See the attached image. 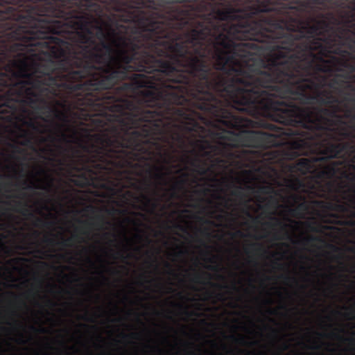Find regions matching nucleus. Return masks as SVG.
I'll use <instances>...</instances> for the list:
<instances>
[{"mask_svg": "<svg viewBox=\"0 0 355 355\" xmlns=\"http://www.w3.org/2000/svg\"><path fill=\"white\" fill-rule=\"evenodd\" d=\"M38 187L35 186H28L26 187V189H37Z\"/></svg>", "mask_w": 355, "mask_h": 355, "instance_id": "de8ad7c7", "label": "nucleus"}, {"mask_svg": "<svg viewBox=\"0 0 355 355\" xmlns=\"http://www.w3.org/2000/svg\"><path fill=\"white\" fill-rule=\"evenodd\" d=\"M283 278H284V279H286V281H295V279H293V277H288V276H283Z\"/></svg>", "mask_w": 355, "mask_h": 355, "instance_id": "c03bdc74", "label": "nucleus"}, {"mask_svg": "<svg viewBox=\"0 0 355 355\" xmlns=\"http://www.w3.org/2000/svg\"><path fill=\"white\" fill-rule=\"evenodd\" d=\"M30 0H0V73L6 71V65L9 64L15 55L10 50L16 39L10 37V33L21 25L17 17L24 16L25 3ZM8 83L0 80V92L6 90Z\"/></svg>", "mask_w": 355, "mask_h": 355, "instance_id": "1a4fd4ad", "label": "nucleus"}, {"mask_svg": "<svg viewBox=\"0 0 355 355\" xmlns=\"http://www.w3.org/2000/svg\"><path fill=\"white\" fill-rule=\"evenodd\" d=\"M207 268L209 269V270H217V267L216 266H211V265L207 266Z\"/></svg>", "mask_w": 355, "mask_h": 355, "instance_id": "37998d69", "label": "nucleus"}, {"mask_svg": "<svg viewBox=\"0 0 355 355\" xmlns=\"http://www.w3.org/2000/svg\"><path fill=\"white\" fill-rule=\"evenodd\" d=\"M74 237L75 236L68 238L67 239H62L61 240L60 243H59V244L64 247H68L69 246V243L71 242L73 239H74Z\"/></svg>", "mask_w": 355, "mask_h": 355, "instance_id": "a878e982", "label": "nucleus"}, {"mask_svg": "<svg viewBox=\"0 0 355 355\" xmlns=\"http://www.w3.org/2000/svg\"><path fill=\"white\" fill-rule=\"evenodd\" d=\"M150 177L155 182V187H158L163 184L165 180V173L163 171V167L157 165H153L148 170Z\"/></svg>", "mask_w": 355, "mask_h": 355, "instance_id": "ddd939ff", "label": "nucleus"}, {"mask_svg": "<svg viewBox=\"0 0 355 355\" xmlns=\"http://www.w3.org/2000/svg\"><path fill=\"white\" fill-rule=\"evenodd\" d=\"M232 194L239 198L244 197V193H243L242 188L241 187H236V190L232 191Z\"/></svg>", "mask_w": 355, "mask_h": 355, "instance_id": "b1692460", "label": "nucleus"}, {"mask_svg": "<svg viewBox=\"0 0 355 355\" xmlns=\"http://www.w3.org/2000/svg\"><path fill=\"white\" fill-rule=\"evenodd\" d=\"M96 219V223L94 224L95 225H98L99 224L101 225H103V224H110L109 222L106 221L105 219H104L103 216H98L97 217L95 218Z\"/></svg>", "mask_w": 355, "mask_h": 355, "instance_id": "393cba45", "label": "nucleus"}, {"mask_svg": "<svg viewBox=\"0 0 355 355\" xmlns=\"http://www.w3.org/2000/svg\"><path fill=\"white\" fill-rule=\"evenodd\" d=\"M86 211H90L94 214L96 212V207H93L92 205H89V206L86 207Z\"/></svg>", "mask_w": 355, "mask_h": 355, "instance_id": "4c0bfd02", "label": "nucleus"}, {"mask_svg": "<svg viewBox=\"0 0 355 355\" xmlns=\"http://www.w3.org/2000/svg\"><path fill=\"white\" fill-rule=\"evenodd\" d=\"M273 313H274V311H273V310H272V309L269 310V313H270V314H273Z\"/></svg>", "mask_w": 355, "mask_h": 355, "instance_id": "bf43d9fd", "label": "nucleus"}, {"mask_svg": "<svg viewBox=\"0 0 355 355\" xmlns=\"http://www.w3.org/2000/svg\"><path fill=\"white\" fill-rule=\"evenodd\" d=\"M250 248L256 250L257 251H259L261 250V245L260 244L257 243H252L251 245H250Z\"/></svg>", "mask_w": 355, "mask_h": 355, "instance_id": "72a5a7b5", "label": "nucleus"}, {"mask_svg": "<svg viewBox=\"0 0 355 355\" xmlns=\"http://www.w3.org/2000/svg\"><path fill=\"white\" fill-rule=\"evenodd\" d=\"M317 241H318V238L316 236H310L309 237L305 238V239H304V242H305V243H309L315 242Z\"/></svg>", "mask_w": 355, "mask_h": 355, "instance_id": "cd10ccee", "label": "nucleus"}, {"mask_svg": "<svg viewBox=\"0 0 355 355\" xmlns=\"http://www.w3.org/2000/svg\"><path fill=\"white\" fill-rule=\"evenodd\" d=\"M341 165L340 161H333L329 164L327 165L323 168V170L320 172L321 177L330 178L335 175L337 172V167Z\"/></svg>", "mask_w": 355, "mask_h": 355, "instance_id": "4468645a", "label": "nucleus"}, {"mask_svg": "<svg viewBox=\"0 0 355 355\" xmlns=\"http://www.w3.org/2000/svg\"><path fill=\"white\" fill-rule=\"evenodd\" d=\"M307 225H308V227L311 229V230L316 232V230L315 228L312 227L309 223H308Z\"/></svg>", "mask_w": 355, "mask_h": 355, "instance_id": "603ef678", "label": "nucleus"}, {"mask_svg": "<svg viewBox=\"0 0 355 355\" xmlns=\"http://www.w3.org/2000/svg\"><path fill=\"white\" fill-rule=\"evenodd\" d=\"M70 137H71V139H74L75 133H73V136L69 137V135H67L66 133H64V132H60V139H61V141H64L65 143L70 144V143H71V141L70 139H69Z\"/></svg>", "mask_w": 355, "mask_h": 355, "instance_id": "4be33fe9", "label": "nucleus"}, {"mask_svg": "<svg viewBox=\"0 0 355 355\" xmlns=\"http://www.w3.org/2000/svg\"><path fill=\"white\" fill-rule=\"evenodd\" d=\"M17 211L19 212L20 214H21L23 216H33V214L31 213L28 209H26V208H23L21 209H16Z\"/></svg>", "mask_w": 355, "mask_h": 355, "instance_id": "bb28decb", "label": "nucleus"}, {"mask_svg": "<svg viewBox=\"0 0 355 355\" xmlns=\"http://www.w3.org/2000/svg\"><path fill=\"white\" fill-rule=\"evenodd\" d=\"M172 191L173 198L177 199V176H174L173 179Z\"/></svg>", "mask_w": 355, "mask_h": 355, "instance_id": "5701e85b", "label": "nucleus"}, {"mask_svg": "<svg viewBox=\"0 0 355 355\" xmlns=\"http://www.w3.org/2000/svg\"><path fill=\"white\" fill-rule=\"evenodd\" d=\"M25 124H26V125H28L29 127L31 128H35V125H34V123H32V122H29V123H24Z\"/></svg>", "mask_w": 355, "mask_h": 355, "instance_id": "49530a36", "label": "nucleus"}, {"mask_svg": "<svg viewBox=\"0 0 355 355\" xmlns=\"http://www.w3.org/2000/svg\"><path fill=\"white\" fill-rule=\"evenodd\" d=\"M60 5H71L88 11H94L97 14L102 12L101 2L112 10L118 12H126L130 10H137L142 14L141 8H150L155 15H175L176 11H171L177 0H46Z\"/></svg>", "mask_w": 355, "mask_h": 355, "instance_id": "9d476101", "label": "nucleus"}, {"mask_svg": "<svg viewBox=\"0 0 355 355\" xmlns=\"http://www.w3.org/2000/svg\"><path fill=\"white\" fill-rule=\"evenodd\" d=\"M45 242L49 243V244H50V245H53V239H49V238H46Z\"/></svg>", "mask_w": 355, "mask_h": 355, "instance_id": "ea45409f", "label": "nucleus"}, {"mask_svg": "<svg viewBox=\"0 0 355 355\" xmlns=\"http://www.w3.org/2000/svg\"><path fill=\"white\" fill-rule=\"evenodd\" d=\"M40 263H41L42 266H46V262H40Z\"/></svg>", "mask_w": 355, "mask_h": 355, "instance_id": "4d7b16f0", "label": "nucleus"}, {"mask_svg": "<svg viewBox=\"0 0 355 355\" xmlns=\"http://www.w3.org/2000/svg\"><path fill=\"white\" fill-rule=\"evenodd\" d=\"M183 1V0H178V3H182ZM288 1H291V2H297L298 1V0H288Z\"/></svg>", "mask_w": 355, "mask_h": 355, "instance_id": "09e8293b", "label": "nucleus"}, {"mask_svg": "<svg viewBox=\"0 0 355 355\" xmlns=\"http://www.w3.org/2000/svg\"><path fill=\"white\" fill-rule=\"evenodd\" d=\"M136 237H137L138 239H141V236L139 234L137 235Z\"/></svg>", "mask_w": 355, "mask_h": 355, "instance_id": "69168bd1", "label": "nucleus"}, {"mask_svg": "<svg viewBox=\"0 0 355 355\" xmlns=\"http://www.w3.org/2000/svg\"><path fill=\"white\" fill-rule=\"evenodd\" d=\"M190 354H191V355H198V353H196V352H193V351H192L191 352H190Z\"/></svg>", "mask_w": 355, "mask_h": 355, "instance_id": "6e6d98bb", "label": "nucleus"}, {"mask_svg": "<svg viewBox=\"0 0 355 355\" xmlns=\"http://www.w3.org/2000/svg\"><path fill=\"white\" fill-rule=\"evenodd\" d=\"M258 193L261 194H269L270 193H275L276 195L277 194V191H274L270 186H261L258 187Z\"/></svg>", "mask_w": 355, "mask_h": 355, "instance_id": "aec40b11", "label": "nucleus"}, {"mask_svg": "<svg viewBox=\"0 0 355 355\" xmlns=\"http://www.w3.org/2000/svg\"><path fill=\"white\" fill-rule=\"evenodd\" d=\"M189 120L190 123H191V127L189 128V131L197 132L198 131H202L204 130V128L200 125L197 121L194 120L193 119H189Z\"/></svg>", "mask_w": 355, "mask_h": 355, "instance_id": "6ab92c4d", "label": "nucleus"}, {"mask_svg": "<svg viewBox=\"0 0 355 355\" xmlns=\"http://www.w3.org/2000/svg\"><path fill=\"white\" fill-rule=\"evenodd\" d=\"M17 205L21 207L22 205L21 204V202H18V203H17Z\"/></svg>", "mask_w": 355, "mask_h": 355, "instance_id": "e2e57ef3", "label": "nucleus"}, {"mask_svg": "<svg viewBox=\"0 0 355 355\" xmlns=\"http://www.w3.org/2000/svg\"><path fill=\"white\" fill-rule=\"evenodd\" d=\"M21 24L10 32L17 40L10 46L14 58L0 72L8 83V96L19 101L36 92L58 96L61 90H112L130 79L132 64H123L117 55H106L96 44L90 13L83 8L46 0L26 2Z\"/></svg>", "mask_w": 355, "mask_h": 355, "instance_id": "f03ea898", "label": "nucleus"}, {"mask_svg": "<svg viewBox=\"0 0 355 355\" xmlns=\"http://www.w3.org/2000/svg\"><path fill=\"white\" fill-rule=\"evenodd\" d=\"M138 22L140 28H132L130 33L128 27L121 26L123 35L113 29L105 33L98 25H93V29L97 30L96 38L107 56L118 55L123 64L134 65L132 71L151 74L132 73L130 80L122 85L141 80L148 83L141 89L177 90V15H141Z\"/></svg>", "mask_w": 355, "mask_h": 355, "instance_id": "39448f33", "label": "nucleus"}, {"mask_svg": "<svg viewBox=\"0 0 355 355\" xmlns=\"http://www.w3.org/2000/svg\"><path fill=\"white\" fill-rule=\"evenodd\" d=\"M9 146H10L11 148H14L15 152H16L17 153H22V149H21L18 146H17L15 145H12V144H10Z\"/></svg>", "mask_w": 355, "mask_h": 355, "instance_id": "e433bc0d", "label": "nucleus"}, {"mask_svg": "<svg viewBox=\"0 0 355 355\" xmlns=\"http://www.w3.org/2000/svg\"><path fill=\"white\" fill-rule=\"evenodd\" d=\"M84 168H85V171L87 172H89L91 173H94V171H92V168H91L90 166H85V167H84Z\"/></svg>", "mask_w": 355, "mask_h": 355, "instance_id": "a19ab883", "label": "nucleus"}, {"mask_svg": "<svg viewBox=\"0 0 355 355\" xmlns=\"http://www.w3.org/2000/svg\"><path fill=\"white\" fill-rule=\"evenodd\" d=\"M291 198H292V200L295 202L302 200V202L298 203L297 206L295 208H291L288 209V212H290V214L292 215V216L301 217L303 213L308 211V203H306L302 196L298 194H293L291 196Z\"/></svg>", "mask_w": 355, "mask_h": 355, "instance_id": "f8f14e48", "label": "nucleus"}, {"mask_svg": "<svg viewBox=\"0 0 355 355\" xmlns=\"http://www.w3.org/2000/svg\"><path fill=\"white\" fill-rule=\"evenodd\" d=\"M344 69L349 70L350 73L355 72V61L348 62L347 67H342V71ZM344 77L346 79H351L352 81L355 82V75L347 73Z\"/></svg>", "mask_w": 355, "mask_h": 355, "instance_id": "dca6fc26", "label": "nucleus"}, {"mask_svg": "<svg viewBox=\"0 0 355 355\" xmlns=\"http://www.w3.org/2000/svg\"><path fill=\"white\" fill-rule=\"evenodd\" d=\"M209 277V275L206 272H196L191 277L192 282L195 284H204V276Z\"/></svg>", "mask_w": 355, "mask_h": 355, "instance_id": "f3484780", "label": "nucleus"}, {"mask_svg": "<svg viewBox=\"0 0 355 355\" xmlns=\"http://www.w3.org/2000/svg\"><path fill=\"white\" fill-rule=\"evenodd\" d=\"M30 329H31V330L34 331H37L40 334H43L44 332H46V329H44V328H40L39 329H36V328L33 326H31V327H30Z\"/></svg>", "mask_w": 355, "mask_h": 355, "instance_id": "f704fd0d", "label": "nucleus"}, {"mask_svg": "<svg viewBox=\"0 0 355 355\" xmlns=\"http://www.w3.org/2000/svg\"><path fill=\"white\" fill-rule=\"evenodd\" d=\"M36 222H37L40 224L43 225V226H44V227H50L53 224V223H52V222H44L42 220L41 218H36Z\"/></svg>", "mask_w": 355, "mask_h": 355, "instance_id": "c85d7f7f", "label": "nucleus"}, {"mask_svg": "<svg viewBox=\"0 0 355 355\" xmlns=\"http://www.w3.org/2000/svg\"><path fill=\"white\" fill-rule=\"evenodd\" d=\"M153 146L155 147V150H157V154L161 158H164L167 156V150L165 148V145L161 144L158 141H155L153 144Z\"/></svg>", "mask_w": 355, "mask_h": 355, "instance_id": "a211bd4d", "label": "nucleus"}, {"mask_svg": "<svg viewBox=\"0 0 355 355\" xmlns=\"http://www.w3.org/2000/svg\"><path fill=\"white\" fill-rule=\"evenodd\" d=\"M145 198L147 199L148 202H150V199L149 198H148L146 197H145Z\"/></svg>", "mask_w": 355, "mask_h": 355, "instance_id": "338daca9", "label": "nucleus"}, {"mask_svg": "<svg viewBox=\"0 0 355 355\" xmlns=\"http://www.w3.org/2000/svg\"><path fill=\"white\" fill-rule=\"evenodd\" d=\"M347 66L337 64L331 71L320 70L315 65L215 67L222 72L218 73L194 60L192 67H188L192 80L187 82V95L194 107L215 123L228 130H241L254 127V122L234 111L248 113L250 103L266 95L273 101L288 105H338L337 97L322 89L338 84L339 75L327 84V78L320 73L332 76Z\"/></svg>", "mask_w": 355, "mask_h": 355, "instance_id": "20e7f679", "label": "nucleus"}, {"mask_svg": "<svg viewBox=\"0 0 355 355\" xmlns=\"http://www.w3.org/2000/svg\"><path fill=\"white\" fill-rule=\"evenodd\" d=\"M128 335H126V334H123V338H128Z\"/></svg>", "mask_w": 355, "mask_h": 355, "instance_id": "052dcab7", "label": "nucleus"}, {"mask_svg": "<svg viewBox=\"0 0 355 355\" xmlns=\"http://www.w3.org/2000/svg\"><path fill=\"white\" fill-rule=\"evenodd\" d=\"M236 236H239V237H242L243 236V233L240 230H238L236 232Z\"/></svg>", "mask_w": 355, "mask_h": 355, "instance_id": "a18cd8bd", "label": "nucleus"}, {"mask_svg": "<svg viewBox=\"0 0 355 355\" xmlns=\"http://www.w3.org/2000/svg\"><path fill=\"white\" fill-rule=\"evenodd\" d=\"M272 219L276 220V225L277 226H279V227H282L283 230L286 229V227H287V225L286 224H284L282 222H281V220H279V219H277L276 218H272Z\"/></svg>", "mask_w": 355, "mask_h": 355, "instance_id": "7c9ffc66", "label": "nucleus"}, {"mask_svg": "<svg viewBox=\"0 0 355 355\" xmlns=\"http://www.w3.org/2000/svg\"><path fill=\"white\" fill-rule=\"evenodd\" d=\"M187 2L184 12L191 15L214 14L216 10H222L225 8H232L235 11L245 10L247 7L256 3L267 6L268 8L277 6H295L297 8L302 15V8L305 7L314 10L318 6L324 5V0H298L297 2H291L287 0H184Z\"/></svg>", "mask_w": 355, "mask_h": 355, "instance_id": "6e6552de", "label": "nucleus"}, {"mask_svg": "<svg viewBox=\"0 0 355 355\" xmlns=\"http://www.w3.org/2000/svg\"><path fill=\"white\" fill-rule=\"evenodd\" d=\"M28 260L26 258H16L10 260V261L17 263L19 262H27Z\"/></svg>", "mask_w": 355, "mask_h": 355, "instance_id": "2f4dec72", "label": "nucleus"}, {"mask_svg": "<svg viewBox=\"0 0 355 355\" xmlns=\"http://www.w3.org/2000/svg\"><path fill=\"white\" fill-rule=\"evenodd\" d=\"M331 126H333L331 125ZM271 132L248 130L247 128L241 130H232L237 132H228L229 136L220 137L226 139L230 143L223 144V147L219 148L212 145L204 139L197 141L196 145L199 148L200 153L194 152V156L189 159L190 167L192 171L198 175H203L207 173L206 164L202 160L200 156L212 157L214 155H220L230 161L241 158V153L232 150L239 147H270L282 144V136L295 137L292 142L293 148L298 150L300 153H304L310 150L312 144L315 141H336L340 142L343 139H355V133L349 131L345 128H334L329 133H322L313 135L310 132L302 128H279L277 125L271 123L263 124Z\"/></svg>", "mask_w": 355, "mask_h": 355, "instance_id": "423d86ee", "label": "nucleus"}, {"mask_svg": "<svg viewBox=\"0 0 355 355\" xmlns=\"http://www.w3.org/2000/svg\"><path fill=\"white\" fill-rule=\"evenodd\" d=\"M354 26L355 27V24L354 25ZM346 41L349 42L348 43L347 49H349V51L354 53V54L355 55V39H353L352 37L348 36L346 37Z\"/></svg>", "mask_w": 355, "mask_h": 355, "instance_id": "412c9836", "label": "nucleus"}, {"mask_svg": "<svg viewBox=\"0 0 355 355\" xmlns=\"http://www.w3.org/2000/svg\"><path fill=\"white\" fill-rule=\"evenodd\" d=\"M173 214H174V215L177 214V208H175L174 211H173Z\"/></svg>", "mask_w": 355, "mask_h": 355, "instance_id": "13d9d810", "label": "nucleus"}, {"mask_svg": "<svg viewBox=\"0 0 355 355\" xmlns=\"http://www.w3.org/2000/svg\"><path fill=\"white\" fill-rule=\"evenodd\" d=\"M345 117L352 118V121L355 123V114H351L350 110L346 111V113H345Z\"/></svg>", "mask_w": 355, "mask_h": 355, "instance_id": "473e14b6", "label": "nucleus"}, {"mask_svg": "<svg viewBox=\"0 0 355 355\" xmlns=\"http://www.w3.org/2000/svg\"><path fill=\"white\" fill-rule=\"evenodd\" d=\"M248 112L254 119L266 117L282 128H305L313 135L327 134L331 130L334 119H340L339 105L328 107H302L297 104H285L271 100L268 96L259 101L251 102Z\"/></svg>", "mask_w": 355, "mask_h": 355, "instance_id": "0eeeda50", "label": "nucleus"}, {"mask_svg": "<svg viewBox=\"0 0 355 355\" xmlns=\"http://www.w3.org/2000/svg\"><path fill=\"white\" fill-rule=\"evenodd\" d=\"M173 139H174V141H177V133H174V135H173Z\"/></svg>", "mask_w": 355, "mask_h": 355, "instance_id": "864d4df0", "label": "nucleus"}, {"mask_svg": "<svg viewBox=\"0 0 355 355\" xmlns=\"http://www.w3.org/2000/svg\"><path fill=\"white\" fill-rule=\"evenodd\" d=\"M209 262H212V259L211 258L209 259Z\"/></svg>", "mask_w": 355, "mask_h": 355, "instance_id": "774afa93", "label": "nucleus"}, {"mask_svg": "<svg viewBox=\"0 0 355 355\" xmlns=\"http://www.w3.org/2000/svg\"><path fill=\"white\" fill-rule=\"evenodd\" d=\"M340 209L343 210L345 207L343 206H340Z\"/></svg>", "mask_w": 355, "mask_h": 355, "instance_id": "0e129e2a", "label": "nucleus"}, {"mask_svg": "<svg viewBox=\"0 0 355 355\" xmlns=\"http://www.w3.org/2000/svg\"><path fill=\"white\" fill-rule=\"evenodd\" d=\"M128 221H131L132 223L135 224V220L128 219Z\"/></svg>", "mask_w": 355, "mask_h": 355, "instance_id": "680f3d73", "label": "nucleus"}, {"mask_svg": "<svg viewBox=\"0 0 355 355\" xmlns=\"http://www.w3.org/2000/svg\"><path fill=\"white\" fill-rule=\"evenodd\" d=\"M148 84L137 80L125 83L109 90L61 89L58 96L61 101H55L56 107H50L46 100L40 96L24 94L15 100V94L9 96V89L0 94V114L13 112L15 104L23 103L24 98L31 105L37 103L45 105L46 109L55 119L67 123V112L77 110L85 120L93 122L99 132L87 134L94 142L85 144L80 141V149L92 154L87 162L98 171L105 170L108 166L122 168L132 152L148 153L142 146L146 137L157 136L164 139L170 127L177 128V90L141 89Z\"/></svg>", "mask_w": 355, "mask_h": 355, "instance_id": "7ed1b4c3", "label": "nucleus"}, {"mask_svg": "<svg viewBox=\"0 0 355 355\" xmlns=\"http://www.w3.org/2000/svg\"><path fill=\"white\" fill-rule=\"evenodd\" d=\"M347 8L355 12V0L352 1V6H348Z\"/></svg>", "mask_w": 355, "mask_h": 355, "instance_id": "58836bf2", "label": "nucleus"}, {"mask_svg": "<svg viewBox=\"0 0 355 355\" xmlns=\"http://www.w3.org/2000/svg\"><path fill=\"white\" fill-rule=\"evenodd\" d=\"M331 335H332V336H334V337H335V338H340V336H338V334H336L332 333V334H331Z\"/></svg>", "mask_w": 355, "mask_h": 355, "instance_id": "8fccbe9b", "label": "nucleus"}, {"mask_svg": "<svg viewBox=\"0 0 355 355\" xmlns=\"http://www.w3.org/2000/svg\"><path fill=\"white\" fill-rule=\"evenodd\" d=\"M130 336H132V338H136L138 336V334H132V335H130Z\"/></svg>", "mask_w": 355, "mask_h": 355, "instance_id": "5fc2aeb1", "label": "nucleus"}, {"mask_svg": "<svg viewBox=\"0 0 355 355\" xmlns=\"http://www.w3.org/2000/svg\"><path fill=\"white\" fill-rule=\"evenodd\" d=\"M20 145L21 146H28L31 145V139L30 138H26L21 143H20Z\"/></svg>", "mask_w": 355, "mask_h": 355, "instance_id": "c9c22d12", "label": "nucleus"}, {"mask_svg": "<svg viewBox=\"0 0 355 355\" xmlns=\"http://www.w3.org/2000/svg\"><path fill=\"white\" fill-rule=\"evenodd\" d=\"M280 139H282V144L278 146H268V147H250L251 148H261L263 150H266L270 148H276L280 147L282 146L288 145V149H290V152L288 154V158L290 159H293L300 156H305L309 153L313 152L315 150L316 146H323L322 150H321V154L322 156L319 157V160L324 162H328L331 159L343 158L345 156V153L347 151L350 150L352 148V145L348 141H338L336 143H333L331 141H315L311 145V148L310 150H307L305 153H301L299 150L295 149L291 146V143L293 141L296 139L295 137H288L282 135L280 137Z\"/></svg>", "mask_w": 355, "mask_h": 355, "instance_id": "9b49d317", "label": "nucleus"}, {"mask_svg": "<svg viewBox=\"0 0 355 355\" xmlns=\"http://www.w3.org/2000/svg\"><path fill=\"white\" fill-rule=\"evenodd\" d=\"M269 202H272L275 205L277 204V200L274 197H272V196H270V200H269Z\"/></svg>", "mask_w": 355, "mask_h": 355, "instance_id": "79ce46f5", "label": "nucleus"}, {"mask_svg": "<svg viewBox=\"0 0 355 355\" xmlns=\"http://www.w3.org/2000/svg\"><path fill=\"white\" fill-rule=\"evenodd\" d=\"M296 170L302 174H306L311 169V162L306 158H301L296 163Z\"/></svg>", "mask_w": 355, "mask_h": 355, "instance_id": "2eb2a0df", "label": "nucleus"}, {"mask_svg": "<svg viewBox=\"0 0 355 355\" xmlns=\"http://www.w3.org/2000/svg\"><path fill=\"white\" fill-rule=\"evenodd\" d=\"M229 338L232 339V340L238 343H243V342H244V338L243 337L236 338L234 336H229Z\"/></svg>", "mask_w": 355, "mask_h": 355, "instance_id": "c756f323", "label": "nucleus"}, {"mask_svg": "<svg viewBox=\"0 0 355 355\" xmlns=\"http://www.w3.org/2000/svg\"><path fill=\"white\" fill-rule=\"evenodd\" d=\"M198 118L200 119V120H201L202 121H203L205 123V119L200 114H198Z\"/></svg>", "mask_w": 355, "mask_h": 355, "instance_id": "3c124183", "label": "nucleus"}, {"mask_svg": "<svg viewBox=\"0 0 355 355\" xmlns=\"http://www.w3.org/2000/svg\"><path fill=\"white\" fill-rule=\"evenodd\" d=\"M188 24L197 26L189 33L184 50L178 35V105L183 101V54L189 55L187 67L193 60L215 67L275 66H316L330 71L337 64L355 61L354 54L347 48L349 42L336 28L339 20L333 13L321 14V19L305 20L293 6L268 8L256 3L245 10L232 8L216 10L214 13L191 14L178 8V29L182 28V17ZM183 110L178 108V119Z\"/></svg>", "mask_w": 355, "mask_h": 355, "instance_id": "f257e3e1", "label": "nucleus"}]
</instances>
